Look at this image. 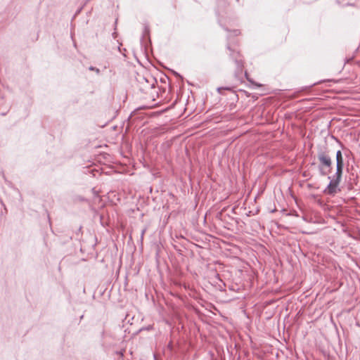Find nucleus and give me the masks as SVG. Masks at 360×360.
<instances>
[{
    "label": "nucleus",
    "mask_w": 360,
    "mask_h": 360,
    "mask_svg": "<svg viewBox=\"0 0 360 360\" xmlns=\"http://www.w3.org/2000/svg\"><path fill=\"white\" fill-rule=\"evenodd\" d=\"M89 70L91 71H95L97 74L100 73V70L98 68L93 67V66H90L89 68Z\"/></svg>",
    "instance_id": "9"
},
{
    "label": "nucleus",
    "mask_w": 360,
    "mask_h": 360,
    "mask_svg": "<svg viewBox=\"0 0 360 360\" xmlns=\"http://www.w3.org/2000/svg\"><path fill=\"white\" fill-rule=\"evenodd\" d=\"M203 220H204V224H205L206 222V215L204 216Z\"/></svg>",
    "instance_id": "11"
},
{
    "label": "nucleus",
    "mask_w": 360,
    "mask_h": 360,
    "mask_svg": "<svg viewBox=\"0 0 360 360\" xmlns=\"http://www.w3.org/2000/svg\"><path fill=\"white\" fill-rule=\"evenodd\" d=\"M311 165H315V162H311Z\"/></svg>",
    "instance_id": "12"
},
{
    "label": "nucleus",
    "mask_w": 360,
    "mask_h": 360,
    "mask_svg": "<svg viewBox=\"0 0 360 360\" xmlns=\"http://www.w3.org/2000/svg\"><path fill=\"white\" fill-rule=\"evenodd\" d=\"M211 275H213L214 277L212 278L211 281H208L209 283H210L212 285L215 286L218 288H221L224 285L223 281L220 279L219 276L218 274H217L216 271H212L210 272Z\"/></svg>",
    "instance_id": "4"
},
{
    "label": "nucleus",
    "mask_w": 360,
    "mask_h": 360,
    "mask_svg": "<svg viewBox=\"0 0 360 360\" xmlns=\"http://www.w3.org/2000/svg\"><path fill=\"white\" fill-rule=\"evenodd\" d=\"M335 172L333 175H327L328 179H329L330 181L326 188L323 191V193L325 194L331 196H334L335 194L340 191L339 185L342 180L345 163L342 153L340 150H338L335 153Z\"/></svg>",
    "instance_id": "1"
},
{
    "label": "nucleus",
    "mask_w": 360,
    "mask_h": 360,
    "mask_svg": "<svg viewBox=\"0 0 360 360\" xmlns=\"http://www.w3.org/2000/svg\"><path fill=\"white\" fill-rule=\"evenodd\" d=\"M212 238V236L209 234H204V241H203V243H204V245L206 244V241H210V238Z\"/></svg>",
    "instance_id": "8"
},
{
    "label": "nucleus",
    "mask_w": 360,
    "mask_h": 360,
    "mask_svg": "<svg viewBox=\"0 0 360 360\" xmlns=\"http://www.w3.org/2000/svg\"><path fill=\"white\" fill-rule=\"evenodd\" d=\"M222 90H228V91H231V87H229V86H225V87H218L217 88V91L221 94V91Z\"/></svg>",
    "instance_id": "7"
},
{
    "label": "nucleus",
    "mask_w": 360,
    "mask_h": 360,
    "mask_svg": "<svg viewBox=\"0 0 360 360\" xmlns=\"http://www.w3.org/2000/svg\"><path fill=\"white\" fill-rule=\"evenodd\" d=\"M318 170L321 176L328 175L332 170L333 160L331 153L326 143L317 146Z\"/></svg>",
    "instance_id": "2"
},
{
    "label": "nucleus",
    "mask_w": 360,
    "mask_h": 360,
    "mask_svg": "<svg viewBox=\"0 0 360 360\" xmlns=\"http://www.w3.org/2000/svg\"><path fill=\"white\" fill-rule=\"evenodd\" d=\"M240 31L238 30H233V31H231V34H229L228 35V39L229 41L230 40V37L233 35V36H238L240 34Z\"/></svg>",
    "instance_id": "6"
},
{
    "label": "nucleus",
    "mask_w": 360,
    "mask_h": 360,
    "mask_svg": "<svg viewBox=\"0 0 360 360\" xmlns=\"http://www.w3.org/2000/svg\"><path fill=\"white\" fill-rule=\"evenodd\" d=\"M226 49L229 51L230 58L234 61L236 65L235 76L236 78H241L243 71V59L239 51L235 44L228 42Z\"/></svg>",
    "instance_id": "3"
},
{
    "label": "nucleus",
    "mask_w": 360,
    "mask_h": 360,
    "mask_svg": "<svg viewBox=\"0 0 360 360\" xmlns=\"http://www.w3.org/2000/svg\"><path fill=\"white\" fill-rule=\"evenodd\" d=\"M146 82L148 83V85L145 86L146 89H153L155 86V83L156 80L153 77H150L148 79H145Z\"/></svg>",
    "instance_id": "5"
},
{
    "label": "nucleus",
    "mask_w": 360,
    "mask_h": 360,
    "mask_svg": "<svg viewBox=\"0 0 360 360\" xmlns=\"http://www.w3.org/2000/svg\"><path fill=\"white\" fill-rule=\"evenodd\" d=\"M208 354L210 356V360H212L213 354L210 352L208 353Z\"/></svg>",
    "instance_id": "10"
}]
</instances>
